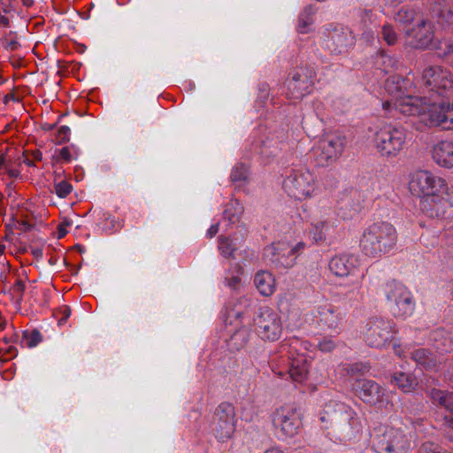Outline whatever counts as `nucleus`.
Segmentation results:
<instances>
[{"mask_svg":"<svg viewBox=\"0 0 453 453\" xmlns=\"http://www.w3.org/2000/svg\"><path fill=\"white\" fill-rule=\"evenodd\" d=\"M422 85L429 96H421L412 82L399 76L388 78L385 90L391 96L382 104L386 111H396L399 113H447L453 112L452 103L446 102L444 96L453 93V74L441 65L426 67L421 76Z\"/></svg>","mask_w":453,"mask_h":453,"instance_id":"f257e3e1","label":"nucleus"},{"mask_svg":"<svg viewBox=\"0 0 453 453\" xmlns=\"http://www.w3.org/2000/svg\"><path fill=\"white\" fill-rule=\"evenodd\" d=\"M409 188L413 195L421 197V210L430 218H443L453 207V180L427 170H418L410 176Z\"/></svg>","mask_w":453,"mask_h":453,"instance_id":"f03ea898","label":"nucleus"},{"mask_svg":"<svg viewBox=\"0 0 453 453\" xmlns=\"http://www.w3.org/2000/svg\"><path fill=\"white\" fill-rule=\"evenodd\" d=\"M409 188L413 195L421 197V210L430 218H443L453 207V180L427 170H418L410 176Z\"/></svg>","mask_w":453,"mask_h":453,"instance_id":"7ed1b4c3","label":"nucleus"},{"mask_svg":"<svg viewBox=\"0 0 453 453\" xmlns=\"http://www.w3.org/2000/svg\"><path fill=\"white\" fill-rule=\"evenodd\" d=\"M320 420L329 425L326 427L332 428L334 436L341 441L357 439L363 430L362 420L357 412L339 401L332 400L325 405Z\"/></svg>","mask_w":453,"mask_h":453,"instance_id":"20e7f679","label":"nucleus"},{"mask_svg":"<svg viewBox=\"0 0 453 453\" xmlns=\"http://www.w3.org/2000/svg\"><path fill=\"white\" fill-rule=\"evenodd\" d=\"M412 426L400 418L375 428L372 448L377 453H403L411 447Z\"/></svg>","mask_w":453,"mask_h":453,"instance_id":"39448f33","label":"nucleus"},{"mask_svg":"<svg viewBox=\"0 0 453 453\" xmlns=\"http://www.w3.org/2000/svg\"><path fill=\"white\" fill-rule=\"evenodd\" d=\"M395 227L388 222L380 221L368 226L359 241L362 251L371 257H380L393 250L397 243Z\"/></svg>","mask_w":453,"mask_h":453,"instance_id":"423d86ee","label":"nucleus"},{"mask_svg":"<svg viewBox=\"0 0 453 453\" xmlns=\"http://www.w3.org/2000/svg\"><path fill=\"white\" fill-rule=\"evenodd\" d=\"M369 132L372 147L381 157L396 158L406 148L407 134L401 127L380 124L371 127Z\"/></svg>","mask_w":453,"mask_h":453,"instance_id":"0eeeda50","label":"nucleus"},{"mask_svg":"<svg viewBox=\"0 0 453 453\" xmlns=\"http://www.w3.org/2000/svg\"><path fill=\"white\" fill-rule=\"evenodd\" d=\"M429 342L439 356L434 355L426 349H417L410 352L411 359L425 370L435 368L441 363V356L453 350V337L448 331L442 328H437L430 333Z\"/></svg>","mask_w":453,"mask_h":453,"instance_id":"6e6552de","label":"nucleus"},{"mask_svg":"<svg viewBox=\"0 0 453 453\" xmlns=\"http://www.w3.org/2000/svg\"><path fill=\"white\" fill-rule=\"evenodd\" d=\"M387 306L395 318L405 319L415 311V300L411 292L403 283L389 280L382 287Z\"/></svg>","mask_w":453,"mask_h":453,"instance_id":"1a4fd4ad","label":"nucleus"},{"mask_svg":"<svg viewBox=\"0 0 453 453\" xmlns=\"http://www.w3.org/2000/svg\"><path fill=\"white\" fill-rule=\"evenodd\" d=\"M271 418L273 428L281 440L295 437L303 426L302 411L293 404H284L276 408Z\"/></svg>","mask_w":453,"mask_h":453,"instance_id":"9d476101","label":"nucleus"},{"mask_svg":"<svg viewBox=\"0 0 453 453\" xmlns=\"http://www.w3.org/2000/svg\"><path fill=\"white\" fill-rule=\"evenodd\" d=\"M283 189L296 200L311 198L316 189L315 178L306 168L293 170L283 181Z\"/></svg>","mask_w":453,"mask_h":453,"instance_id":"9b49d317","label":"nucleus"},{"mask_svg":"<svg viewBox=\"0 0 453 453\" xmlns=\"http://www.w3.org/2000/svg\"><path fill=\"white\" fill-rule=\"evenodd\" d=\"M314 69L306 66L293 70L285 81L286 96L289 99L301 100L309 95L315 84Z\"/></svg>","mask_w":453,"mask_h":453,"instance_id":"f8f14e48","label":"nucleus"},{"mask_svg":"<svg viewBox=\"0 0 453 453\" xmlns=\"http://www.w3.org/2000/svg\"><path fill=\"white\" fill-rule=\"evenodd\" d=\"M395 333V325L391 319L373 317L368 319L364 335L369 346L382 348L393 340Z\"/></svg>","mask_w":453,"mask_h":453,"instance_id":"ddd939ff","label":"nucleus"},{"mask_svg":"<svg viewBox=\"0 0 453 453\" xmlns=\"http://www.w3.org/2000/svg\"><path fill=\"white\" fill-rule=\"evenodd\" d=\"M253 320L255 331L262 340L274 342L280 339L283 330L281 318L272 308H259Z\"/></svg>","mask_w":453,"mask_h":453,"instance_id":"4468645a","label":"nucleus"},{"mask_svg":"<svg viewBox=\"0 0 453 453\" xmlns=\"http://www.w3.org/2000/svg\"><path fill=\"white\" fill-rule=\"evenodd\" d=\"M323 34V46L333 55L346 54L356 42L353 32L342 26L330 25L325 28Z\"/></svg>","mask_w":453,"mask_h":453,"instance_id":"2eb2a0df","label":"nucleus"},{"mask_svg":"<svg viewBox=\"0 0 453 453\" xmlns=\"http://www.w3.org/2000/svg\"><path fill=\"white\" fill-rule=\"evenodd\" d=\"M235 427L236 418L234 406L227 403L219 404L211 423V430L215 438L219 441L231 439Z\"/></svg>","mask_w":453,"mask_h":453,"instance_id":"dca6fc26","label":"nucleus"},{"mask_svg":"<svg viewBox=\"0 0 453 453\" xmlns=\"http://www.w3.org/2000/svg\"><path fill=\"white\" fill-rule=\"evenodd\" d=\"M347 146L346 136L339 132L326 134L314 148L321 165L335 162L343 153Z\"/></svg>","mask_w":453,"mask_h":453,"instance_id":"f3484780","label":"nucleus"},{"mask_svg":"<svg viewBox=\"0 0 453 453\" xmlns=\"http://www.w3.org/2000/svg\"><path fill=\"white\" fill-rule=\"evenodd\" d=\"M337 222L336 212L332 208H319L312 216L310 234L316 242H323L337 226Z\"/></svg>","mask_w":453,"mask_h":453,"instance_id":"a211bd4d","label":"nucleus"},{"mask_svg":"<svg viewBox=\"0 0 453 453\" xmlns=\"http://www.w3.org/2000/svg\"><path fill=\"white\" fill-rule=\"evenodd\" d=\"M404 35L410 47L418 50L427 49L434 41V24L427 19H421L414 27L404 29Z\"/></svg>","mask_w":453,"mask_h":453,"instance_id":"6ab92c4d","label":"nucleus"},{"mask_svg":"<svg viewBox=\"0 0 453 453\" xmlns=\"http://www.w3.org/2000/svg\"><path fill=\"white\" fill-rule=\"evenodd\" d=\"M357 262V258L353 255H338L330 260L329 269L339 277L351 276L353 288L359 290L362 287L364 274L356 275Z\"/></svg>","mask_w":453,"mask_h":453,"instance_id":"aec40b11","label":"nucleus"},{"mask_svg":"<svg viewBox=\"0 0 453 453\" xmlns=\"http://www.w3.org/2000/svg\"><path fill=\"white\" fill-rule=\"evenodd\" d=\"M303 242H298L294 247H289L284 242H279L266 247L264 256L277 266L289 268L295 265L296 252L303 249Z\"/></svg>","mask_w":453,"mask_h":453,"instance_id":"412c9836","label":"nucleus"},{"mask_svg":"<svg viewBox=\"0 0 453 453\" xmlns=\"http://www.w3.org/2000/svg\"><path fill=\"white\" fill-rule=\"evenodd\" d=\"M301 345V342L295 338L291 339L288 344L283 343L281 348L283 351L287 350L289 354V359L291 360L290 368L288 371L289 376L293 380L302 383L303 382L308 375L309 372V361L303 354L296 352L298 350V347Z\"/></svg>","mask_w":453,"mask_h":453,"instance_id":"4be33fe9","label":"nucleus"},{"mask_svg":"<svg viewBox=\"0 0 453 453\" xmlns=\"http://www.w3.org/2000/svg\"><path fill=\"white\" fill-rule=\"evenodd\" d=\"M411 120L418 131H425L427 128H439L441 130H453V115H412Z\"/></svg>","mask_w":453,"mask_h":453,"instance_id":"5701e85b","label":"nucleus"},{"mask_svg":"<svg viewBox=\"0 0 453 453\" xmlns=\"http://www.w3.org/2000/svg\"><path fill=\"white\" fill-rule=\"evenodd\" d=\"M317 314L318 323L324 329L337 331L343 319L342 313L331 303L318 306Z\"/></svg>","mask_w":453,"mask_h":453,"instance_id":"b1692460","label":"nucleus"},{"mask_svg":"<svg viewBox=\"0 0 453 453\" xmlns=\"http://www.w3.org/2000/svg\"><path fill=\"white\" fill-rule=\"evenodd\" d=\"M432 159L440 167L450 169L453 167V142L442 140L436 142L431 151Z\"/></svg>","mask_w":453,"mask_h":453,"instance_id":"393cba45","label":"nucleus"},{"mask_svg":"<svg viewBox=\"0 0 453 453\" xmlns=\"http://www.w3.org/2000/svg\"><path fill=\"white\" fill-rule=\"evenodd\" d=\"M429 396L434 403L450 411V414L444 417V424L453 430V392L433 388L429 392Z\"/></svg>","mask_w":453,"mask_h":453,"instance_id":"a878e982","label":"nucleus"},{"mask_svg":"<svg viewBox=\"0 0 453 453\" xmlns=\"http://www.w3.org/2000/svg\"><path fill=\"white\" fill-rule=\"evenodd\" d=\"M357 388L359 397L370 404L380 402L384 394L380 385L372 380H359Z\"/></svg>","mask_w":453,"mask_h":453,"instance_id":"bb28decb","label":"nucleus"},{"mask_svg":"<svg viewBox=\"0 0 453 453\" xmlns=\"http://www.w3.org/2000/svg\"><path fill=\"white\" fill-rule=\"evenodd\" d=\"M254 284L260 295L264 296H270L276 290L275 279L268 271H258L255 274Z\"/></svg>","mask_w":453,"mask_h":453,"instance_id":"cd10ccee","label":"nucleus"},{"mask_svg":"<svg viewBox=\"0 0 453 453\" xmlns=\"http://www.w3.org/2000/svg\"><path fill=\"white\" fill-rule=\"evenodd\" d=\"M242 242L243 238L239 235L233 238L221 236L219 240V250L226 257H235L236 252L242 247Z\"/></svg>","mask_w":453,"mask_h":453,"instance_id":"c85d7f7f","label":"nucleus"},{"mask_svg":"<svg viewBox=\"0 0 453 453\" xmlns=\"http://www.w3.org/2000/svg\"><path fill=\"white\" fill-rule=\"evenodd\" d=\"M391 382L395 384L404 393L414 391L418 384L416 376L403 372H395L392 376Z\"/></svg>","mask_w":453,"mask_h":453,"instance_id":"c756f323","label":"nucleus"},{"mask_svg":"<svg viewBox=\"0 0 453 453\" xmlns=\"http://www.w3.org/2000/svg\"><path fill=\"white\" fill-rule=\"evenodd\" d=\"M362 207L359 200L347 201L343 205L339 207L336 212V218L343 220H351L358 216L362 211Z\"/></svg>","mask_w":453,"mask_h":453,"instance_id":"7c9ffc66","label":"nucleus"},{"mask_svg":"<svg viewBox=\"0 0 453 453\" xmlns=\"http://www.w3.org/2000/svg\"><path fill=\"white\" fill-rule=\"evenodd\" d=\"M270 102V87L267 83H259L257 86V96L255 100V107L257 111L266 109Z\"/></svg>","mask_w":453,"mask_h":453,"instance_id":"2f4dec72","label":"nucleus"},{"mask_svg":"<svg viewBox=\"0 0 453 453\" xmlns=\"http://www.w3.org/2000/svg\"><path fill=\"white\" fill-rule=\"evenodd\" d=\"M242 212L243 207L241 203L238 200H231L224 211V218L227 219L230 223L234 224L239 221Z\"/></svg>","mask_w":453,"mask_h":453,"instance_id":"473e14b6","label":"nucleus"},{"mask_svg":"<svg viewBox=\"0 0 453 453\" xmlns=\"http://www.w3.org/2000/svg\"><path fill=\"white\" fill-rule=\"evenodd\" d=\"M312 24L313 19L311 17V8L307 7L298 17L296 29L300 34H307L311 31Z\"/></svg>","mask_w":453,"mask_h":453,"instance_id":"72a5a7b5","label":"nucleus"},{"mask_svg":"<svg viewBox=\"0 0 453 453\" xmlns=\"http://www.w3.org/2000/svg\"><path fill=\"white\" fill-rule=\"evenodd\" d=\"M416 11L408 6H403L395 14L394 19L402 26H408L414 21Z\"/></svg>","mask_w":453,"mask_h":453,"instance_id":"f704fd0d","label":"nucleus"},{"mask_svg":"<svg viewBox=\"0 0 453 453\" xmlns=\"http://www.w3.org/2000/svg\"><path fill=\"white\" fill-rule=\"evenodd\" d=\"M381 37L388 45L395 44L398 39V35L391 24H385L382 27Z\"/></svg>","mask_w":453,"mask_h":453,"instance_id":"c9c22d12","label":"nucleus"},{"mask_svg":"<svg viewBox=\"0 0 453 453\" xmlns=\"http://www.w3.org/2000/svg\"><path fill=\"white\" fill-rule=\"evenodd\" d=\"M2 45L10 51H14L19 47L17 35L14 32L6 33L2 39Z\"/></svg>","mask_w":453,"mask_h":453,"instance_id":"e433bc0d","label":"nucleus"},{"mask_svg":"<svg viewBox=\"0 0 453 453\" xmlns=\"http://www.w3.org/2000/svg\"><path fill=\"white\" fill-rule=\"evenodd\" d=\"M41 341V334L36 330L23 333L22 344H24L27 348L35 347Z\"/></svg>","mask_w":453,"mask_h":453,"instance_id":"4c0bfd02","label":"nucleus"},{"mask_svg":"<svg viewBox=\"0 0 453 453\" xmlns=\"http://www.w3.org/2000/svg\"><path fill=\"white\" fill-rule=\"evenodd\" d=\"M54 189L56 195L60 198H65L73 191V186L66 180H55Z\"/></svg>","mask_w":453,"mask_h":453,"instance_id":"58836bf2","label":"nucleus"},{"mask_svg":"<svg viewBox=\"0 0 453 453\" xmlns=\"http://www.w3.org/2000/svg\"><path fill=\"white\" fill-rule=\"evenodd\" d=\"M248 173V167L243 164H238L232 170L231 179L234 182L242 181L247 179Z\"/></svg>","mask_w":453,"mask_h":453,"instance_id":"ea45409f","label":"nucleus"},{"mask_svg":"<svg viewBox=\"0 0 453 453\" xmlns=\"http://www.w3.org/2000/svg\"><path fill=\"white\" fill-rule=\"evenodd\" d=\"M435 50L439 56L446 57L453 52V43L449 39L441 40L436 44Z\"/></svg>","mask_w":453,"mask_h":453,"instance_id":"a19ab883","label":"nucleus"},{"mask_svg":"<svg viewBox=\"0 0 453 453\" xmlns=\"http://www.w3.org/2000/svg\"><path fill=\"white\" fill-rule=\"evenodd\" d=\"M10 291L12 296V298L18 303L20 302L22 300L23 294L25 291L24 282L21 280H16V281L12 286Z\"/></svg>","mask_w":453,"mask_h":453,"instance_id":"79ce46f5","label":"nucleus"},{"mask_svg":"<svg viewBox=\"0 0 453 453\" xmlns=\"http://www.w3.org/2000/svg\"><path fill=\"white\" fill-rule=\"evenodd\" d=\"M438 22L444 24H453V7L444 6L438 14Z\"/></svg>","mask_w":453,"mask_h":453,"instance_id":"37998d69","label":"nucleus"},{"mask_svg":"<svg viewBox=\"0 0 453 453\" xmlns=\"http://www.w3.org/2000/svg\"><path fill=\"white\" fill-rule=\"evenodd\" d=\"M319 349L323 352H330L334 349L336 344L332 338L325 337L318 343Z\"/></svg>","mask_w":453,"mask_h":453,"instance_id":"c03bdc74","label":"nucleus"},{"mask_svg":"<svg viewBox=\"0 0 453 453\" xmlns=\"http://www.w3.org/2000/svg\"><path fill=\"white\" fill-rule=\"evenodd\" d=\"M71 129L67 126H62L58 131V139L59 142H65L69 140Z\"/></svg>","mask_w":453,"mask_h":453,"instance_id":"a18cd8bd","label":"nucleus"},{"mask_svg":"<svg viewBox=\"0 0 453 453\" xmlns=\"http://www.w3.org/2000/svg\"><path fill=\"white\" fill-rule=\"evenodd\" d=\"M58 157L65 162H70L73 157L70 147H64L59 150Z\"/></svg>","mask_w":453,"mask_h":453,"instance_id":"49530a36","label":"nucleus"},{"mask_svg":"<svg viewBox=\"0 0 453 453\" xmlns=\"http://www.w3.org/2000/svg\"><path fill=\"white\" fill-rule=\"evenodd\" d=\"M183 88L187 90V91H193L195 88H196V84L193 81L191 80H188V81H185L182 84Z\"/></svg>","mask_w":453,"mask_h":453,"instance_id":"de8ad7c7","label":"nucleus"},{"mask_svg":"<svg viewBox=\"0 0 453 453\" xmlns=\"http://www.w3.org/2000/svg\"><path fill=\"white\" fill-rule=\"evenodd\" d=\"M219 232V224H214L207 231V235L211 238Z\"/></svg>","mask_w":453,"mask_h":453,"instance_id":"09e8293b","label":"nucleus"},{"mask_svg":"<svg viewBox=\"0 0 453 453\" xmlns=\"http://www.w3.org/2000/svg\"><path fill=\"white\" fill-rule=\"evenodd\" d=\"M5 156L3 153H0V170L5 169Z\"/></svg>","mask_w":453,"mask_h":453,"instance_id":"8fccbe9b","label":"nucleus"},{"mask_svg":"<svg viewBox=\"0 0 453 453\" xmlns=\"http://www.w3.org/2000/svg\"><path fill=\"white\" fill-rule=\"evenodd\" d=\"M264 453H287L284 450L279 449V448H271L269 449H266Z\"/></svg>","mask_w":453,"mask_h":453,"instance_id":"3c124183","label":"nucleus"},{"mask_svg":"<svg viewBox=\"0 0 453 453\" xmlns=\"http://www.w3.org/2000/svg\"><path fill=\"white\" fill-rule=\"evenodd\" d=\"M7 173L12 178H16L19 176V172L17 170L9 169L7 170Z\"/></svg>","mask_w":453,"mask_h":453,"instance_id":"603ef678","label":"nucleus"},{"mask_svg":"<svg viewBox=\"0 0 453 453\" xmlns=\"http://www.w3.org/2000/svg\"><path fill=\"white\" fill-rule=\"evenodd\" d=\"M21 2L26 7H31L34 4V0H21Z\"/></svg>","mask_w":453,"mask_h":453,"instance_id":"864d4df0","label":"nucleus"},{"mask_svg":"<svg viewBox=\"0 0 453 453\" xmlns=\"http://www.w3.org/2000/svg\"><path fill=\"white\" fill-rule=\"evenodd\" d=\"M6 325V320L2 316V314L0 313V329H4V326Z\"/></svg>","mask_w":453,"mask_h":453,"instance_id":"5fc2aeb1","label":"nucleus"},{"mask_svg":"<svg viewBox=\"0 0 453 453\" xmlns=\"http://www.w3.org/2000/svg\"><path fill=\"white\" fill-rule=\"evenodd\" d=\"M404 0H388V3L391 5H397L403 3Z\"/></svg>","mask_w":453,"mask_h":453,"instance_id":"6e6d98bb","label":"nucleus"},{"mask_svg":"<svg viewBox=\"0 0 453 453\" xmlns=\"http://www.w3.org/2000/svg\"><path fill=\"white\" fill-rule=\"evenodd\" d=\"M54 126H55V125L43 124V125H42V128H43L44 130H51V129H53Z\"/></svg>","mask_w":453,"mask_h":453,"instance_id":"4d7b16f0","label":"nucleus"},{"mask_svg":"<svg viewBox=\"0 0 453 453\" xmlns=\"http://www.w3.org/2000/svg\"><path fill=\"white\" fill-rule=\"evenodd\" d=\"M64 314H65L64 319H67L69 318L70 314H71L70 310L68 308H65Z\"/></svg>","mask_w":453,"mask_h":453,"instance_id":"13d9d810","label":"nucleus"},{"mask_svg":"<svg viewBox=\"0 0 453 453\" xmlns=\"http://www.w3.org/2000/svg\"><path fill=\"white\" fill-rule=\"evenodd\" d=\"M5 245L3 242H0V255H3L5 251Z\"/></svg>","mask_w":453,"mask_h":453,"instance_id":"bf43d9fd","label":"nucleus"},{"mask_svg":"<svg viewBox=\"0 0 453 453\" xmlns=\"http://www.w3.org/2000/svg\"><path fill=\"white\" fill-rule=\"evenodd\" d=\"M232 280H233V281H234V284H237V283H239V282H240V280H241L240 277H238V276L233 277V279H232Z\"/></svg>","mask_w":453,"mask_h":453,"instance_id":"052dcab7","label":"nucleus"},{"mask_svg":"<svg viewBox=\"0 0 453 453\" xmlns=\"http://www.w3.org/2000/svg\"><path fill=\"white\" fill-rule=\"evenodd\" d=\"M2 10L4 13H8L10 12L9 8L5 5L2 6Z\"/></svg>","mask_w":453,"mask_h":453,"instance_id":"680f3d73","label":"nucleus"},{"mask_svg":"<svg viewBox=\"0 0 453 453\" xmlns=\"http://www.w3.org/2000/svg\"><path fill=\"white\" fill-rule=\"evenodd\" d=\"M27 165H33V162L31 160L25 161Z\"/></svg>","mask_w":453,"mask_h":453,"instance_id":"e2e57ef3","label":"nucleus"},{"mask_svg":"<svg viewBox=\"0 0 453 453\" xmlns=\"http://www.w3.org/2000/svg\"><path fill=\"white\" fill-rule=\"evenodd\" d=\"M65 233H66V231L60 230V236H63Z\"/></svg>","mask_w":453,"mask_h":453,"instance_id":"0e129e2a","label":"nucleus"},{"mask_svg":"<svg viewBox=\"0 0 453 453\" xmlns=\"http://www.w3.org/2000/svg\"><path fill=\"white\" fill-rule=\"evenodd\" d=\"M451 296H452V298H453V290L451 291Z\"/></svg>","mask_w":453,"mask_h":453,"instance_id":"69168bd1","label":"nucleus"}]
</instances>
